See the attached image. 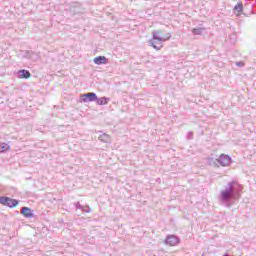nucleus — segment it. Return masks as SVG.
Listing matches in <instances>:
<instances>
[{
    "label": "nucleus",
    "mask_w": 256,
    "mask_h": 256,
    "mask_svg": "<svg viewBox=\"0 0 256 256\" xmlns=\"http://www.w3.org/2000/svg\"><path fill=\"white\" fill-rule=\"evenodd\" d=\"M0 204L5 205L6 207H10V209H13V207H17V205H19V201L9 197L2 196L0 197Z\"/></svg>",
    "instance_id": "f257e3e1"
},
{
    "label": "nucleus",
    "mask_w": 256,
    "mask_h": 256,
    "mask_svg": "<svg viewBox=\"0 0 256 256\" xmlns=\"http://www.w3.org/2000/svg\"><path fill=\"white\" fill-rule=\"evenodd\" d=\"M169 39V36L165 34V31L163 30H156L153 35V41H167Z\"/></svg>",
    "instance_id": "f03ea898"
},
{
    "label": "nucleus",
    "mask_w": 256,
    "mask_h": 256,
    "mask_svg": "<svg viewBox=\"0 0 256 256\" xmlns=\"http://www.w3.org/2000/svg\"><path fill=\"white\" fill-rule=\"evenodd\" d=\"M83 103H89L97 100V94L90 92L81 95Z\"/></svg>",
    "instance_id": "7ed1b4c3"
},
{
    "label": "nucleus",
    "mask_w": 256,
    "mask_h": 256,
    "mask_svg": "<svg viewBox=\"0 0 256 256\" xmlns=\"http://www.w3.org/2000/svg\"><path fill=\"white\" fill-rule=\"evenodd\" d=\"M21 214L27 219L35 217V215L33 214V210H31V208L29 207H22Z\"/></svg>",
    "instance_id": "20e7f679"
},
{
    "label": "nucleus",
    "mask_w": 256,
    "mask_h": 256,
    "mask_svg": "<svg viewBox=\"0 0 256 256\" xmlns=\"http://www.w3.org/2000/svg\"><path fill=\"white\" fill-rule=\"evenodd\" d=\"M229 161H231V159L225 154L220 155L218 159V162L222 167H227V165H229Z\"/></svg>",
    "instance_id": "39448f33"
},
{
    "label": "nucleus",
    "mask_w": 256,
    "mask_h": 256,
    "mask_svg": "<svg viewBox=\"0 0 256 256\" xmlns=\"http://www.w3.org/2000/svg\"><path fill=\"white\" fill-rule=\"evenodd\" d=\"M107 61L108 60L105 56H98L93 59V62L95 63V65H105V63H107Z\"/></svg>",
    "instance_id": "423d86ee"
},
{
    "label": "nucleus",
    "mask_w": 256,
    "mask_h": 256,
    "mask_svg": "<svg viewBox=\"0 0 256 256\" xmlns=\"http://www.w3.org/2000/svg\"><path fill=\"white\" fill-rule=\"evenodd\" d=\"M166 243H167V245H171L172 247H174L175 245H177L179 243V240L175 236H169L166 239Z\"/></svg>",
    "instance_id": "0eeeda50"
},
{
    "label": "nucleus",
    "mask_w": 256,
    "mask_h": 256,
    "mask_svg": "<svg viewBox=\"0 0 256 256\" xmlns=\"http://www.w3.org/2000/svg\"><path fill=\"white\" fill-rule=\"evenodd\" d=\"M19 79H29L31 77V73L27 70H20L18 72Z\"/></svg>",
    "instance_id": "6e6552de"
},
{
    "label": "nucleus",
    "mask_w": 256,
    "mask_h": 256,
    "mask_svg": "<svg viewBox=\"0 0 256 256\" xmlns=\"http://www.w3.org/2000/svg\"><path fill=\"white\" fill-rule=\"evenodd\" d=\"M96 103L97 105H107L109 103V98H97Z\"/></svg>",
    "instance_id": "1a4fd4ad"
},
{
    "label": "nucleus",
    "mask_w": 256,
    "mask_h": 256,
    "mask_svg": "<svg viewBox=\"0 0 256 256\" xmlns=\"http://www.w3.org/2000/svg\"><path fill=\"white\" fill-rule=\"evenodd\" d=\"M232 193H233V190H231V189L222 191L223 199H229V197H231Z\"/></svg>",
    "instance_id": "9d476101"
},
{
    "label": "nucleus",
    "mask_w": 256,
    "mask_h": 256,
    "mask_svg": "<svg viewBox=\"0 0 256 256\" xmlns=\"http://www.w3.org/2000/svg\"><path fill=\"white\" fill-rule=\"evenodd\" d=\"M205 28H193L192 33L194 35H203Z\"/></svg>",
    "instance_id": "9b49d317"
},
{
    "label": "nucleus",
    "mask_w": 256,
    "mask_h": 256,
    "mask_svg": "<svg viewBox=\"0 0 256 256\" xmlns=\"http://www.w3.org/2000/svg\"><path fill=\"white\" fill-rule=\"evenodd\" d=\"M5 151H9V145L7 143H0V153H5Z\"/></svg>",
    "instance_id": "f8f14e48"
},
{
    "label": "nucleus",
    "mask_w": 256,
    "mask_h": 256,
    "mask_svg": "<svg viewBox=\"0 0 256 256\" xmlns=\"http://www.w3.org/2000/svg\"><path fill=\"white\" fill-rule=\"evenodd\" d=\"M151 47H153L154 49H156V51H159L160 49H162L163 44H161V42H158V43L151 42Z\"/></svg>",
    "instance_id": "ddd939ff"
},
{
    "label": "nucleus",
    "mask_w": 256,
    "mask_h": 256,
    "mask_svg": "<svg viewBox=\"0 0 256 256\" xmlns=\"http://www.w3.org/2000/svg\"><path fill=\"white\" fill-rule=\"evenodd\" d=\"M235 11H238V14L237 15H240L241 13H243V4L241 3H238L236 6H235Z\"/></svg>",
    "instance_id": "4468645a"
},
{
    "label": "nucleus",
    "mask_w": 256,
    "mask_h": 256,
    "mask_svg": "<svg viewBox=\"0 0 256 256\" xmlns=\"http://www.w3.org/2000/svg\"><path fill=\"white\" fill-rule=\"evenodd\" d=\"M100 139H101L102 141H103V139L109 140L110 137H109V135H107V134H103V135L100 136Z\"/></svg>",
    "instance_id": "2eb2a0df"
},
{
    "label": "nucleus",
    "mask_w": 256,
    "mask_h": 256,
    "mask_svg": "<svg viewBox=\"0 0 256 256\" xmlns=\"http://www.w3.org/2000/svg\"><path fill=\"white\" fill-rule=\"evenodd\" d=\"M243 65H244L243 62H238V63H237V66H238V67H243Z\"/></svg>",
    "instance_id": "dca6fc26"
},
{
    "label": "nucleus",
    "mask_w": 256,
    "mask_h": 256,
    "mask_svg": "<svg viewBox=\"0 0 256 256\" xmlns=\"http://www.w3.org/2000/svg\"><path fill=\"white\" fill-rule=\"evenodd\" d=\"M224 256H229V255L226 254V255H224Z\"/></svg>",
    "instance_id": "f3484780"
}]
</instances>
